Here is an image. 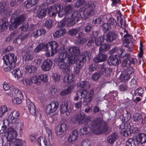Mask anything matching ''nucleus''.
<instances>
[{"mask_svg": "<svg viewBox=\"0 0 146 146\" xmlns=\"http://www.w3.org/2000/svg\"><path fill=\"white\" fill-rule=\"evenodd\" d=\"M79 31L78 29H73L69 31L68 34L72 36H74L77 34Z\"/></svg>", "mask_w": 146, "mask_h": 146, "instance_id": "59", "label": "nucleus"}, {"mask_svg": "<svg viewBox=\"0 0 146 146\" xmlns=\"http://www.w3.org/2000/svg\"><path fill=\"white\" fill-rule=\"evenodd\" d=\"M122 77L121 78V80L124 82H127L131 78L130 76L125 74L123 72Z\"/></svg>", "mask_w": 146, "mask_h": 146, "instance_id": "48", "label": "nucleus"}, {"mask_svg": "<svg viewBox=\"0 0 146 146\" xmlns=\"http://www.w3.org/2000/svg\"><path fill=\"white\" fill-rule=\"evenodd\" d=\"M66 32V31L65 29H61L60 30L56 31L53 34V36L55 38H58L62 36Z\"/></svg>", "mask_w": 146, "mask_h": 146, "instance_id": "35", "label": "nucleus"}, {"mask_svg": "<svg viewBox=\"0 0 146 146\" xmlns=\"http://www.w3.org/2000/svg\"><path fill=\"white\" fill-rule=\"evenodd\" d=\"M126 125V124L125 125L124 127L120 131L121 135L125 137L131 134V130L129 129V128H128Z\"/></svg>", "mask_w": 146, "mask_h": 146, "instance_id": "29", "label": "nucleus"}, {"mask_svg": "<svg viewBox=\"0 0 146 146\" xmlns=\"http://www.w3.org/2000/svg\"><path fill=\"white\" fill-rule=\"evenodd\" d=\"M144 91V90L140 87L137 88L135 91V92L137 93L138 95L141 97L143 96Z\"/></svg>", "mask_w": 146, "mask_h": 146, "instance_id": "55", "label": "nucleus"}, {"mask_svg": "<svg viewBox=\"0 0 146 146\" xmlns=\"http://www.w3.org/2000/svg\"><path fill=\"white\" fill-rule=\"evenodd\" d=\"M102 52L99 51V53L93 58V61L96 63L104 62L107 59V56L106 54L102 53Z\"/></svg>", "mask_w": 146, "mask_h": 146, "instance_id": "18", "label": "nucleus"}, {"mask_svg": "<svg viewBox=\"0 0 146 146\" xmlns=\"http://www.w3.org/2000/svg\"><path fill=\"white\" fill-rule=\"evenodd\" d=\"M20 114L19 112L15 110L11 112L8 116V119L9 123H17Z\"/></svg>", "mask_w": 146, "mask_h": 146, "instance_id": "12", "label": "nucleus"}, {"mask_svg": "<svg viewBox=\"0 0 146 146\" xmlns=\"http://www.w3.org/2000/svg\"><path fill=\"white\" fill-rule=\"evenodd\" d=\"M52 78L55 82H58L60 79V74L56 72L52 74Z\"/></svg>", "mask_w": 146, "mask_h": 146, "instance_id": "46", "label": "nucleus"}, {"mask_svg": "<svg viewBox=\"0 0 146 146\" xmlns=\"http://www.w3.org/2000/svg\"><path fill=\"white\" fill-rule=\"evenodd\" d=\"M67 125L65 123H62L59 125L56 131L57 135H60L65 132L68 129Z\"/></svg>", "mask_w": 146, "mask_h": 146, "instance_id": "19", "label": "nucleus"}, {"mask_svg": "<svg viewBox=\"0 0 146 146\" xmlns=\"http://www.w3.org/2000/svg\"><path fill=\"white\" fill-rule=\"evenodd\" d=\"M28 25L27 24H23L21 27L17 30H18V32L20 33V31H21V32L22 33L23 31H25L27 30V28L28 27Z\"/></svg>", "mask_w": 146, "mask_h": 146, "instance_id": "58", "label": "nucleus"}, {"mask_svg": "<svg viewBox=\"0 0 146 146\" xmlns=\"http://www.w3.org/2000/svg\"><path fill=\"white\" fill-rule=\"evenodd\" d=\"M74 9V7L73 5H66L64 7V11L65 13V18L68 17V16L70 15Z\"/></svg>", "mask_w": 146, "mask_h": 146, "instance_id": "24", "label": "nucleus"}, {"mask_svg": "<svg viewBox=\"0 0 146 146\" xmlns=\"http://www.w3.org/2000/svg\"><path fill=\"white\" fill-rule=\"evenodd\" d=\"M117 36L116 32L111 31L106 34V40L108 42H112L116 39Z\"/></svg>", "mask_w": 146, "mask_h": 146, "instance_id": "20", "label": "nucleus"}, {"mask_svg": "<svg viewBox=\"0 0 146 146\" xmlns=\"http://www.w3.org/2000/svg\"><path fill=\"white\" fill-rule=\"evenodd\" d=\"M124 32L126 33V34L123 36L125 38L123 40V44L125 47L127 48V50L129 52H132L133 50V45L132 43H130L131 40L133 38V36L128 33L127 31L125 29Z\"/></svg>", "mask_w": 146, "mask_h": 146, "instance_id": "7", "label": "nucleus"}, {"mask_svg": "<svg viewBox=\"0 0 146 146\" xmlns=\"http://www.w3.org/2000/svg\"><path fill=\"white\" fill-rule=\"evenodd\" d=\"M45 26L49 29H51L52 26L51 20H46L45 23Z\"/></svg>", "mask_w": 146, "mask_h": 146, "instance_id": "61", "label": "nucleus"}, {"mask_svg": "<svg viewBox=\"0 0 146 146\" xmlns=\"http://www.w3.org/2000/svg\"><path fill=\"white\" fill-rule=\"evenodd\" d=\"M137 139L139 143L142 144L145 143H146V135L143 133H139Z\"/></svg>", "mask_w": 146, "mask_h": 146, "instance_id": "27", "label": "nucleus"}, {"mask_svg": "<svg viewBox=\"0 0 146 146\" xmlns=\"http://www.w3.org/2000/svg\"><path fill=\"white\" fill-rule=\"evenodd\" d=\"M102 30L104 33H106L111 29L110 25L108 23H104L102 26Z\"/></svg>", "mask_w": 146, "mask_h": 146, "instance_id": "51", "label": "nucleus"}, {"mask_svg": "<svg viewBox=\"0 0 146 146\" xmlns=\"http://www.w3.org/2000/svg\"><path fill=\"white\" fill-rule=\"evenodd\" d=\"M15 67V65H13L10 64H8L4 62V64L2 66L4 70L6 72L10 71L13 69H14Z\"/></svg>", "mask_w": 146, "mask_h": 146, "instance_id": "30", "label": "nucleus"}, {"mask_svg": "<svg viewBox=\"0 0 146 146\" xmlns=\"http://www.w3.org/2000/svg\"><path fill=\"white\" fill-rule=\"evenodd\" d=\"M38 2V0H27L25 1L24 3L27 8H30L36 5Z\"/></svg>", "mask_w": 146, "mask_h": 146, "instance_id": "33", "label": "nucleus"}, {"mask_svg": "<svg viewBox=\"0 0 146 146\" xmlns=\"http://www.w3.org/2000/svg\"><path fill=\"white\" fill-rule=\"evenodd\" d=\"M37 142L40 146H53L48 139L44 137H39L38 139Z\"/></svg>", "mask_w": 146, "mask_h": 146, "instance_id": "21", "label": "nucleus"}, {"mask_svg": "<svg viewBox=\"0 0 146 146\" xmlns=\"http://www.w3.org/2000/svg\"><path fill=\"white\" fill-rule=\"evenodd\" d=\"M27 106L30 113L34 115H36L35 107L34 104L29 99L26 100Z\"/></svg>", "mask_w": 146, "mask_h": 146, "instance_id": "22", "label": "nucleus"}, {"mask_svg": "<svg viewBox=\"0 0 146 146\" xmlns=\"http://www.w3.org/2000/svg\"><path fill=\"white\" fill-rule=\"evenodd\" d=\"M68 50L67 52L65 49H63L59 54L58 60H65L67 56H68Z\"/></svg>", "mask_w": 146, "mask_h": 146, "instance_id": "31", "label": "nucleus"}, {"mask_svg": "<svg viewBox=\"0 0 146 146\" xmlns=\"http://www.w3.org/2000/svg\"><path fill=\"white\" fill-rule=\"evenodd\" d=\"M4 62L15 65L17 61V56L13 53L5 55L3 57Z\"/></svg>", "mask_w": 146, "mask_h": 146, "instance_id": "10", "label": "nucleus"}, {"mask_svg": "<svg viewBox=\"0 0 146 146\" xmlns=\"http://www.w3.org/2000/svg\"><path fill=\"white\" fill-rule=\"evenodd\" d=\"M78 137L77 131L76 130H73L70 135L68 140L70 143L75 142L78 139Z\"/></svg>", "mask_w": 146, "mask_h": 146, "instance_id": "25", "label": "nucleus"}, {"mask_svg": "<svg viewBox=\"0 0 146 146\" xmlns=\"http://www.w3.org/2000/svg\"><path fill=\"white\" fill-rule=\"evenodd\" d=\"M23 98L15 97L13 100V102L14 104H21L22 102V99Z\"/></svg>", "mask_w": 146, "mask_h": 146, "instance_id": "60", "label": "nucleus"}, {"mask_svg": "<svg viewBox=\"0 0 146 146\" xmlns=\"http://www.w3.org/2000/svg\"><path fill=\"white\" fill-rule=\"evenodd\" d=\"M138 144L133 138H129L126 141L125 146H138Z\"/></svg>", "mask_w": 146, "mask_h": 146, "instance_id": "34", "label": "nucleus"}, {"mask_svg": "<svg viewBox=\"0 0 146 146\" xmlns=\"http://www.w3.org/2000/svg\"><path fill=\"white\" fill-rule=\"evenodd\" d=\"M142 118V115L140 113H135L133 115V120L136 122L140 121Z\"/></svg>", "mask_w": 146, "mask_h": 146, "instance_id": "53", "label": "nucleus"}, {"mask_svg": "<svg viewBox=\"0 0 146 146\" xmlns=\"http://www.w3.org/2000/svg\"><path fill=\"white\" fill-rule=\"evenodd\" d=\"M119 89L122 91H125L127 90L128 89V87L127 85L122 84L119 86Z\"/></svg>", "mask_w": 146, "mask_h": 146, "instance_id": "57", "label": "nucleus"}, {"mask_svg": "<svg viewBox=\"0 0 146 146\" xmlns=\"http://www.w3.org/2000/svg\"><path fill=\"white\" fill-rule=\"evenodd\" d=\"M13 69L12 73L15 78L18 79L19 78H21L22 76V73L19 68H17Z\"/></svg>", "mask_w": 146, "mask_h": 146, "instance_id": "32", "label": "nucleus"}, {"mask_svg": "<svg viewBox=\"0 0 146 146\" xmlns=\"http://www.w3.org/2000/svg\"><path fill=\"white\" fill-rule=\"evenodd\" d=\"M111 15H117V20H119V25L120 27L125 29L127 26L125 23V21L124 19H122L121 17V14L119 10L114 11L113 12L111 13Z\"/></svg>", "mask_w": 146, "mask_h": 146, "instance_id": "16", "label": "nucleus"}, {"mask_svg": "<svg viewBox=\"0 0 146 146\" xmlns=\"http://www.w3.org/2000/svg\"><path fill=\"white\" fill-rule=\"evenodd\" d=\"M112 1L111 5L112 7H117L121 3V0H111Z\"/></svg>", "mask_w": 146, "mask_h": 146, "instance_id": "62", "label": "nucleus"}, {"mask_svg": "<svg viewBox=\"0 0 146 146\" xmlns=\"http://www.w3.org/2000/svg\"><path fill=\"white\" fill-rule=\"evenodd\" d=\"M80 52L79 49L77 46H74L68 49L67 61L66 62L65 60H58L57 65L59 68L64 72L67 74L70 73V66L75 63Z\"/></svg>", "mask_w": 146, "mask_h": 146, "instance_id": "1", "label": "nucleus"}, {"mask_svg": "<svg viewBox=\"0 0 146 146\" xmlns=\"http://www.w3.org/2000/svg\"><path fill=\"white\" fill-rule=\"evenodd\" d=\"M79 14L77 11L75 10L71 13L68 18H65L58 23V26L59 28L65 26L70 27L74 25L78 21Z\"/></svg>", "mask_w": 146, "mask_h": 146, "instance_id": "4", "label": "nucleus"}, {"mask_svg": "<svg viewBox=\"0 0 146 146\" xmlns=\"http://www.w3.org/2000/svg\"><path fill=\"white\" fill-rule=\"evenodd\" d=\"M118 138L116 133H114L107 137V141L110 144H113Z\"/></svg>", "mask_w": 146, "mask_h": 146, "instance_id": "28", "label": "nucleus"}, {"mask_svg": "<svg viewBox=\"0 0 146 146\" xmlns=\"http://www.w3.org/2000/svg\"><path fill=\"white\" fill-rule=\"evenodd\" d=\"M79 121V124H80L84 122L88 124L90 123V125L88 126V129H90L94 133H98L105 132L108 129L107 125L104 124L103 125H100V121L98 118H95L90 121L91 118H86L84 113H80L76 116Z\"/></svg>", "mask_w": 146, "mask_h": 146, "instance_id": "2", "label": "nucleus"}, {"mask_svg": "<svg viewBox=\"0 0 146 146\" xmlns=\"http://www.w3.org/2000/svg\"><path fill=\"white\" fill-rule=\"evenodd\" d=\"M37 70L36 67L34 65H27L25 66L24 71L26 72H29L30 73H34Z\"/></svg>", "mask_w": 146, "mask_h": 146, "instance_id": "26", "label": "nucleus"}, {"mask_svg": "<svg viewBox=\"0 0 146 146\" xmlns=\"http://www.w3.org/2000/svg\"><path fill=\"white\" fill-rule=\"evenodd\" d=\"M123 72L125 74L130 75L134 72V70L132 67H130L125 69Z\"/></svg>", "mask_w": 146, "mask_h": 146, "instance_id": "54", "label": "nucleus"}, {"mask_svg": "<svg viewBox=\"0 0 146 146\" xmlns=\"http://www.w3.org/2000/svg\"><path fill=\"white\" fill-rule=\"evenodd\" d=\"M79 132L81 135H86L88 133L87 128L85 127L81 129L79 131Z\"/></svg>", "mask_w": 146, "mask_h": 146, "instance_id": "56", "label": "nucleus"}, {"mask_svg": "<svg viewBox=\"0 0 146 146\" xmlns=\"http://www.w3.org/2000/svg\"><path fill=\"white\" fill-rule=\"evenodd\" d=\"M108 22L110 25L113 27H115L117 25V22L116 19L112 17H110L109 18Z\"/></svg>", "mask_w": 146, "mask_h": 146, "instance_id": "43", "label": "nucleus"}, {"mask_svg": "<svg viewBox=\"0 0 146 146\" xmlns=\"http://www.w3.org/2000/svg\"><path fill=\"white\" fill-rule=\"evenodd\" d=\"M62 8L63 6L60 4L51 6L48 9V14L50 16H54L56 15L57 11Z\"/></svg>", "mask_w": 146, "mask_h": 146, "instance_id": "15", "label": "nucleus"}, {"mask_svg": "<svg viewBox=\"0 0 146 146\" xmlns=\"http://www.w3.org/2000/svg\"><path fill=\"white\" fill-rule=\"evenodd\" d=\"M68 103L67 102H63L60 105V112L61 113H66V116H68L71 113L73 108V106L72 105H70L68 108Z\"/></svg>", "mask_w": 146, "mask_h": 146, "instance_id": "9", "label": "nucleus"}, {"mask_svg": "<svg viewBox=\"0 0 146 146\" xmlns=\"http://www.w3.org/2000/svg\"><path fill=\"white\" fill-rule=\"evenodd\" d=\"M97 65L95 64H92L89 66V69L90 71L93 72L96 70Z\"/></svg>", "mask_w": 146, "mask_h": 146, "instance_id": "64", "label": "nucleus"}, {"mask_svg": "<svg viewBox=\"0 0 146 146\" xmlns=\"http://www.w3.org/2000/svg\"><path fill=\"white\" fill-rule=\"evenodd\" d=\"M23 15H19L14 18V22L11 23L10 25L9 30H13L17 28L19 25L21 24L24 22L25 19V17Z\"/></svg>", "mask_w": 146, "mask_h": 146, "instance_id": "8", "label": "nucleus"}, {"mask_svg": "<svg viewBox=\"0 0 146 146\" xmlns=\"http://www.w3.org/2000/svg\"><path fill=\"white\" fill-rule=\"evenodd\" d=\"M33 56L30 52H27L24 56V58L26 60L29 61L32 60L33 58Z\"/></svg>", "mask_w": 146, "mask_h": 146, "instance_id": "47", "label": "nucleus"}, {"mask_svg": "<svg viewBox=\"0 0 146 146\" xmlns=\"http://www.w3.org/2000/svg\"><path fill=\"white\" fill-rule=\"evenodd\" d=\"M102 73L101 71L98 72H95L92 76V79L94 81H97L102 76Z\"/></svg>", "mask_w": 146, "mask_h": 146, "instance_id": "45", "label": "nucleus"}, {"mask_svg": "<svg viewBox=\"0 0 146 146\" xmlns=\"http://www.w3.org/2000/svg\"><path fill=\"white\" fill-rule=\"evenodd\" d=\"M52 61L50 59H47L42 62L41 68L42 70L45 72L50 71L52 68Z\"/></svg>", "mask_w": 146, "mask_h": 146, "instance_id": "14", "label": "nucleus"}, {"mask_svg": "<svg viewBox=\"0 0 146 146\" xmlns=\"http://www.w3.org/2000/svg\"><path fill=\"white\" fill-rule=\"evenodd\" d=\"M73 88V86H71L68 87L67 89L62 91L60 93V95L62 96H64L69 94L71 92Z\"/></svg>", "mask_w": 146, "mask_h": 146, "instance_id": "37", "label": "nucleus"}, {"mask_svg": "<svg viewBox=\"0 0 146 146\" xmlns=\"http://www.w3.org/2000/svg\"><path fill=\"white\" fill-rule=\"evenodd\" d=\"M8 108L6 106H2L0 107V117H2L7 112Z\"/></svg>", "mask_w": 146, "mask_h": 146, "instance_id": "41", "label": "nucleus"}, {"mask_svg": "<svg viewBox=\"0 0 146 146\" xmlns=\"http://www.w3.org/2000/svg\"><path fill=\"white\" fill-rule=\"evenodd\" d=\"M78 86L80 87L81 89L86 90L89 87L88 82L86 81L80 82L78 84Z\"/></svg>", "mask_w": 146, "mask_h": 146, "instance_id": "38", "label": "nucleus"}, {"mask_svg": "<svg viewBox=\"0 0 146 146\" xmlns=\"http://www.w3.org/2000/svg\"><path fill=\"white\" fill-rule=\"evenodd\" d=\"M110 47V45L108 44H104L100 47L99 51L100 52H105L109 49Z\"/></svg>", "mask_w": 146, "mask_h": 146, "instance_id": "36", "label": "nucleus"}, {"mask_svg": "<svg viewBox=\"0 0 146 146\" xmlns=\"http://www.w3.org/2000/svg\"><path fill=\"white\" fill-rule=\"evenodd\" d=\"M50 52H47L45 53V56L46 57L52 56L57 52L58 44L55 42H49Z\"/></svg>", "mask_w": 146, "mask_h": 146, "instance_id": "11", "label": "nucleus"}, {"mask_svg": "<svg viewBox=\"0 0 146 146\" xmlns=\"http://www.w3.org/2000/svg\"><path fill=\"white\" fill-rule=\"evenodd\" d=\"M130 54H126L124 56H122V58H124L122 64V65L123 67H129L130 65L131 62L129 59Z\"/></svg>", "mask_w": 146, "mask_h": 146, "instance_id": "23", "label": "nucleus"}, {"mask_svg": "<svg viewBox=\"0 0 146 146\" xmlns=\"http://www.w3.org/2000/svg\"><path fill=\"white\" fill-rule=\"evenodd\" d=\"M104 37L103 36H99L95 39V42L97 46H100L104 41Z\"/></svg>", "mask_w": 146, "mask_h": 146, "instance_id": "44", "label": "nucleus"}, {"mask_svg": "<svg viewBox=\"0 0 146 146\" xmlns=\"http://www.w3.org/2000/svg\"><path fill=\"white\" fill-rule=\"evenodd\" d=\"M96 4L95 1H93L87 2L85 7H83L80 9V15L83 20H86L88 18V16L91 17L95 13Z\"/></svg>", "mask_w": 146, "mask_h": 146, "instance_id": "3", "label": "nucleus"}, {"mask_svg": "<svg viewBox=\"0 0 146 146\" xmlns=\"http://www.w3.org/2000/svg\"><path fill=\"white\" fill-rule=\"evenodd\" d=\"M108 62L110 65H118L120 62V58L116 54L113 56H110L108 58Z\"/></svg>", "mask_w": 146, "mask_h": 146, "instance_id": "17", "label": "nucleus"}, {"mask_svg": "<svg viewBox=\"0 0 146 146\" xmlns=\"http://www.w3.org/2000/svg\"><path fill=\"white\" fill-rule=\"evenodd\" d=\"M31 82L37 85H40V83L39 75L33 76L31 78Z\"/></svg>", "mask_w": 146, "mask_h": 146, "instance_id": "50", "label": "nucleus"}, {"mask_svg": "<svg viewBox=\"0 0 146 146\" xmlns=\"http://www.w3.org/2000/svg\"><path fill=\"white\" fill-rule=\"evenodd\" d=\"M19 33V32H18V30L15 31H13L6 38V40L9 42L11 40H12L17 36V34Z\"/></svg>", "mask_w": 146, "mask_h": 146, "instance_id": "40", "label": "nucleus"}, {"mask_svg": "<svg viewBox=\"0 0 146 146\" xmlns=\"http://www.w3.org/2000/svg\"><path fill=\"white\" fill-rule=\"evenodd\" d=\"M82 93L78 92V94H80V99L84 98L83 104L84 105H87L92 100L94 96V92L92 90L88 92L86 90L81 89Z\"/></svg>", "mask_w": 146, "mask_h": 146, "instance_id": "6", "label": "nucleus"}, {"mask_svg": "<svg viewBox=\"0 0 146 146\" xmlns=\"http://www.w3.org/2000/svg\"><path fill=\"white\" fill-rule=\"evenodd\" d=\"M40 80L43 82H47L48 81V76L47 74H44L39 75Z\"/></svg>", "mask_w": 146, "mask_h": 146, "instance_id": "49", "label": "nucleus"}, {"mask_svg": "<svg viewBox=\"0 0 146 146\" xmlns=\"http://www.w3.org/2000/svg\"><path fill=\"white\" fill-rule=\"evenodd\" d=\"M58 105V103L57 102L48 104L46 110V113L47 115H50L54 112L57 109Z\"/></svg>", "mask_w": 146, "mask_h": 146, "instance_id": "13", "label": "nucleus"}, {"mask_svg": "<svg viewBox=\"0 0 146 146\" xmlns=\"http://www.w3.org/2000/svg\"><path fill=\"white\" fill-rule=\"evenodd\" d=\"M89 53L88 51H85L82 52L80 55L77 57L79 62H77L76 66L74 68V73L75 74L78 75L79 74L82 67L88 57Z\"/></svg>", "mask_w": 146, "mask_h": 146, "instance_id": "5", "label": "nucleus"}, {"mask_svg": "<svg viewBox=\"0 0 146 146\" xmlns=\"http://www.w3.org/2000/svg\"><path fill=\"white\" fill-rule=\"evenodd\" d=\"M42 48L44 50L47 52H50L49 42L44 44H43Z\"/></svg>", "mask_w": 146, "mask_h": 146, "instance_id": "63", "label": "nucleus"}, {"mask_svg": "<svg viewBox=\"0 0 146 146\" xmlns=\"http://www.w3.org/2000/svg\"><path fill=\"white\" fill-rule=\"evenodd\" d=\"M47 10L44 9L39 11L37 14V16L39 18H42L44 17L46 14Z\"/></svg>", "mask_w": 146, "mask_h": 146, "instance_id": "42", "label": "nucleus"}, {"mask_svg": "<svg viewBox=\"0 0 146 146\" xmlns=\"http://www.w3.org/2000/svg\"><path fill=\"white\" fill-rule=\"evenodd\" d=\"M7 28L6 23L2 20H0V31H3Z\"/></svg>", "mask_w": 146, "mask_h": 146, "instance_id": "52", "label": "nucleus"}, {"mask_svg": "<svg viewBox=\"0 0 146 146\" xmlns=\"http://www.w3.org/2000/svg\"><path fill=\"white\" fill-rule=\"evenodd\" d=\"M3 88L4 90H10L11 91H13L15 89V88L13 85H12L9 84L7 83L6 82H4L3 84Z\"/></svg>", "mask_w": 146, "mask_h": 146, "instance_id": "39", "label": "nucleus"}]
</instances>
